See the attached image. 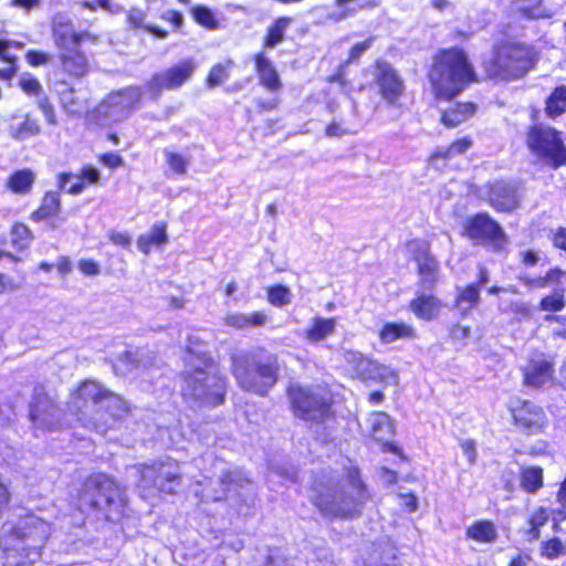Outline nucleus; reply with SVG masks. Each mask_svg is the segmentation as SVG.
I'll use <instances>...</instances> for the list:
<instances>
[{"label":"nucleus","mask_w":566,"mask_h":566,"mask_svg":"<svg viewBox=\"0 0 566 566\" xmlns=\"http://www.w3.org/2000/svg\"><path fill=\"white\" fill-rule=\"evenodd\" d=\"M51 35L57 50L53 73L59 83L69 86L81 83L92 73L90 55L82 49L84 42L97 44L101 34L88 30H75L73 21L66 17L54 18L50 23Z\"/></svg>","instance_id":"obj_1"},{"label":"nucleus","mask_w":566,"mask_h":566,"mask_svg":"<svg viewBox=\"0 0 566 566\" xmlns=\"http://www.w3.org/2000/svg\"><path fill=\"white\" fill-rule=\"evenodd\" d=\"M50 536V524L32 511L0 527V559L3 566H30Z\"/></svg>","instance_id":"obj_2"},{"label":"nucleus","mask_w":566,"mask_h":566,"mask_svg":"<svg viewBox=\"0 0 566 566\" xmlns=\"http://www.w3.org/2000/svg\"><path fill=\"white\" fill-rule=\"evenodd\" d=\"M436 101L451 102L469 86L481 82L468 51L460 45L438 49L427 70Z\"/></svg>","instance_id":"obj_3"},{"label":"nucleus","mask_w":566,"mask_h":566,"mask_svg":"<svg viewBox=\"0 0 566 566\" xmlns=\"http://www.w3.org/2000/svg\"><path fill=\"white\" fill-rule=\"evenodd\" d=\"M72 506L83 515L102 513L106 522L116 523L126 517L128 500L124 486L113 475L97 471L81 481Z\"/></svg>","instance_id":"obj_4"},{"label":"nucleus","mask_w":566,"mask_h":566,"mask_svg":"<svg viewBox=\"0 0 566 566\" xmlns=\"http://www.w3.org/2000/svg\"><path fill=\"white\" fill-rule=\"evenodd\" d=\"M350 485L355 493L349 492L339 480L315 481L311 486L313 492L311 503L322 516L328 520L358 518L370 494L357 469L352 471Z\"/></svg>","instance_id":"obj_5"},{"label":"nucleus","mask_w":566,"mask_h":566,"mask_svg":"<svg viewBox=\"0 0 566 566\" xmlns=\"http://www.w3.org/2000/svg\"><path fill=\"white\" fill-rule=\"evenodd\" d=\"M538 61L539 52L534 45L506 38L492 44L490 55L481 61V69L484 80L514 82L535 70Z\"/></svg>","instance_id":"obj_6"},{"label":"nucleus","mask_w":566,"mask_h":566,"mask_svg":"<svg viewBox=\"0 0 566 566\" xmlns=\"http://www.w3.org/2000/svg\"><path fill=\"white\" fill-rule=\"evenodd\" d=\"M185 352L196 357L202 366L180 373L182 381L180 395L186 401L197 402L200 407L217 408L226 402L228 378L219 370L218 361L208 352L195 353L189 346Z\"/></svg>","instance_id":"obj_7"},{"label":"nucleus","mask_w":566,"mask_h":566,"mask_svg":"<svg viewBox=\"0 0 566 566\" xmlns=\"http://www.w3.org/2000/svg\"><path fill=\"white\" fill-rule=\"evenodd\" d=\"M230 360V371L244 392L265 397L279 381L277 356L264 348L233 354Z\"/></svg>","instance_id":"obj_8"},{"label":"nucleus","mask_w":566,"mask_h":566,"mask_svg":"<svg viewBox=\"0 0 566 566\" xmlns=\"http://www.w3.org/2000/svg\"><path fill=\"white\" fill-rule=\"evenodd\" d=\"M285 395L292 415L301 421L322 426L336 419L335 394L326 384H290Z\"/></svg>","instance_id":"obj_9"},{"label":"nucleus","mask_w":566,"mask_h":566,"mask_svg":"<svg viewBox=\"0 0 566 566\" xmlns=\"http://www.w3.org/2000/svg\"><path fill=\"white\" fill-rule=\"evenodd\" d=\"M525 145L530 153L552 169L566 166V145L557 128L536 123L527 127Z\"/></svg>","instance_id":"obj_10"},{"label":"nucleus","mask_w":566,"mask_h":566,"mask_svg":"<svg viewBox=\"0 0 566 566\" xmlns=\"http://www.w3.org/2000/svg\"><path fill=\"white\" fill-rule=\"evenodd\" d=\"M71 397L83 405L92 403L96 407L106 401L105 407L96 408L95 411L111 420H120L130 413V407L126 400L120 395L105 388L95 378L80 380L72 389Z\"/></svg>","instance_id":"obj_11"},{"label":"nucleus","mask_w":566,"mask_h":566,"mask_svg":"<svg viewBox=\"0 0 566 566\" xmlns=\"http://www.w3.org/2000/svg\"><path fill=\"white\" fill-rule=\"evenodd\" d=\"M140 482L145 496L150 490L160 495H176L184 483V474L180 470V462L167 457L140 467Z\"/></svg>","instance_id":"obj_12"},{"label":"nucleus","mask_w":566,"mask_h":566,"mask_svg":"<svg viewBox=\"0 0 566 566\" xmlns=\"http://www.w3.org/2000/svg\"><path fill=\"white\" fill-rule=\"evenodd\" d=\"M511 424L516 431L525 436L546 434L551 420L546 408L526 398L516 397L506 406Z\"/></svg>","instance_id":"obj_13"},{"label":"nucleus","mask_w":566,"mask_h":566,"mask_svg":"<svg viewBox=\"0 0 566 566\" xmlns=\"http://www.w3.org/2000/svg\"><path fill=\"white\" fill-rule=\"evenodd\" d=\"M461 234L473 243L489 245L495 252L505 251L510 242L501 224L485 211L468 217L462 223Z\"/></svg>","instance_id":"obj_14"},{"label":"nucleus","mask_w":566,"mask_h":566,"mask_svg":"<svg viewBox=\"0 0 566 566\" xmlns=\"http://www.w3.org/2000/svg\"><path fill=\"white\" fill-rule=\"evenodd\" d=\"M345 359L353 376L364 384H378L382 388L399 385V371L357 350H348Z\"/></svg>","instance_id":"obj_15"},{"label":"nucleus","mask_w":566,"mask_h":566,"mask_svg":"<svg viewBox=\"0 0 566 566\" xmlns=\"http://www.w3.org/2000/svg\"><path fill=\"white\" fill-rule=\"evenodd\" d=\"M411 255V261L416 265L418 276V286L428 292H434L440 282V263L431 250L428 240L411 239L405 244Z\"/></svg>","instance_id":"obj_16"},{"label":"nucleus","mask_w":566,"mask_h":566,"mask_svg":"<svg viewBox=\"0 0 566 566\" xmlns=\"http://www.w3.org/2000/svg\"><path fill=\"white\" fill-rule=\"evenodd\" d=\"M197 70L193 59H182L155 73L146 82L145 87L153 97H158L163 91H176L188 83Z\"/></svg>","instance_id":"obj_17"},{"label":"nucleus","mask_w":566,"mask_h":566,"mask_svg":"<svg viewBox=\"0 0 566 566\" xmlns=\"http://www.w3.org/2000/svg\"><path fill=\"white\" fill-rule=\"evenodd\" d=\"M373 67L375 70L374 83L380 99L388 106H400L406 84L398 70L388 61L380 59L374 61Z\"/></svg>","instance_id":"obj_18"},{"label":"nucleus","mask_w":566,"mask_h":566,"mask_svg":"<svg viewBox=\"0 0 566 566\" xmlns=\"http://www.w3.org/2000/svg\"><path fill=\"white\" fill-rule=\"evenodd\" d=\"M488 205L500 213H512L522 207V181L497 179L485 187Z\"/></svg>","instance_id":"obj_19"},{"label":"nucleus","mask_w":566,"mask_h":566,"mask_svg":"<svg viewBox=\"0 0 566 566\" xmlns=\"http://www.w3.org/2000/svg\"><path fill=\"white\" fill-rule=\"evenodd\" d=\"M60 411V406L49 396L44 385L36 384L33 388L32 400L29 403L31 422L40 429L52 431L59 428Z\"/></svg>","instance_id":"obj_20"},{"label":"nucleus","mask_w":566,"mask_h":566,"mask_svg":"<svg viewBox=\"0 0 566 566\" xmlns=\"http://www.w3.org/2000/svg\"><path fill=\"white\" fill-rule=\"evenodd\" d=\"M555 360L541 354L531 357L522 368L523 385L532 389H543L555 380Z\"/></svg>","instance_id":"obj_21"},{"label":"nucleus","mask_w":566,"mask_h":566,"mask_svg":"<svg viewBox=\"0 0 566 566\" xmlns=\"http://www.w3.org/2000/svg\"><path fill=\"white\" fill-rule=\"evenodd\" d=\"M443 302L434 292H419L409 302V311L420 321L430 322L439 317Z\"/></svg>","instance_id":"obj_22"},{"label":"nucleus","mask_w":566,"mask_h":566,"mask_svg":"<svg viewBox=\"0 0 566 566\" xmlns=\"http://www.w3.org/2000/svg\"><path fill=\"white\" fill-rule=\"evenodd\" d=\"M478 108L475 102L457 101L450 107L440 112L439 122L444 128H455L474 117Z\"/></svg>","instance_id":"obj_23"},{"label":"nucleus","mask_w":566,"mask_h":566,"mask_svg":"<svg viewBox=\"0 0 566 566\" xmlns=\"http://www.w3.org/2000/svg\"><path fill=\"white\" fill-rule=\"evenodd\" d=\"M336 11L328 14L333 22H340L355 17L359 12L373 11L381 4V0H333Z\"/></svg>","instance_id":"obj_24"},{"label":"nucleus","mask_w":566,"mask_h":566,"mask_svg":"<svg viewBox=\"0 0 566 566\" xmlns=\"http://www.w3.org/2000/svg\"><path fill=\"white\" fill-rule=\"evenodd\" d=\"M381 344H391L397 340H413L418 338L417 328L402 321L385 322L377 332Z\"/></svg>","instance_id":"obj_25"},{"label":"nucleus","mask_w":566,"mask_h":566,"mask_svg":"<svg viewBox=\"0 0 566 566\" xmlns=\"http://www.w3.org/2000/svg\"><path fill=\"white\" fill-rule=\"evenodd\" d=\"M254 70L259 77V83L269 92H276L282 87L280 75L273 63L263 52L253 55Z\"/></svg>","instance_id":"obj_26"},{"label":"nucleus","mask_w":566,"mask_h":566,"mask_svg":"<svg viewBox=\"0 0 566 566\" xmlns=\"http://www.w3.org/2000/svg\"><path fill=\"white\" fill-rule=\"evenodd\" d=\"M566 279V271L559 266L549 268L544 275L532 276L521 274L517 280L527 290H543L553 285H559Z\"/></svg>","instance_id":"obj_27"},{"label":"nucleus","mask_w":566,"mask_h":566,"mask_svg":"<svg viewBox=\"0 0 566 566\" xmlns=\"http://www.w3.org/2000/svg\"><path fill=\"white\" fill-rule=\"evenodd\" d=\"M62 210L61 196L59 191L48 190L43 193L40 205L30 213L33 222L50 221L56 218Z\"/></svg>","instance_id":"obj_28"},{"label":"nucleus","mask_w":566,"mask_h":566,"mask_svg":"<svg viewBox=\"0 0 566 566\" xmlns=\"http://www.w3.org/2000/svg\"><path fill=\"white\" fill-rule=\"evenodd\" d=\"M472 146L473 139L470 136L458 137L446 147L434 148L429 159L432 163H448L455 157L464 155Z\"/></svg>","instance_id":"obj_29"},{"label":"nucleus","mask_w":566,"mask_h":566,"mask_svg":"<svg viewBox=\"0 0 566 566\" xmlns=\"http://www.w3.org/2000/svg\"><path fill=\"white\" fill-rule=\"evenodd\" d=\"M465 538L480 544H492L499 537L495 523L488 518H480L472 522L465 528Z\"/></svg>","instance_id":"obj_30"},{"label":"nucleus","mask_w":566,"mask_h":566,"mask_svg":"<svg viewBox=\"0 0 566 566\" xmlns=\"http://www.w3.org/2000/svg\"><path fill=\"white\" fill-rule=\"evenodd\" d=\"M336 317L314 316L303 332L305 340L316 344L333 335L336 329Z\"/></svg>","instance_id":"obj_31"},{"label":"nucleus","mask_w":566,"mask_h":566,"mask_svg":"<svg viewBox=\"0 0 566 566\" xmlns=\"http://www.w3.org/2000/svg\"><path fill=\"white\" fill-rule=\"evenodd\" d=\"M518 484L526 494H536L544 488V469L541 465H523L518 471Z\"/></svg>","instance_id":"obj_32"},{"label":"nucleus","mask_w":566,"mask_h":566,"mask_svg":"<svg viewBox=\"0 0 566 566\" xmlns=\"http://www.w3.org/2000/svg\"><path fill=\"white\" fill-rule=\"evenodd\" d=\"M168 243L167 227L165 222L155 223L149 232L137 238V247L143 254H149L154 247Z\"/></svg>","instance_id":"obj_33"},{"label":"nucleus","mask_w":566,"mask_h":566,"mask_svg":"<svg viewBox=\"0 0 566 566\" xmlns=\"http://www.w3.org/2000/svg\"><path fill=\"white\" fill-rule=\"evenodd\" d=\"M35 182V174L30 168L13 170L6 180V187L13 193H29Z\"/></svg>","instance_id":"obj_34"},{"label":"nucleus","mask_w":566,"mask_h":566,"mask_svg":"<svg viewBox=\"0 0 566 566\" xmlns=\"http://www.w3.org/2000/svg\"><path fill=\"white\" fill-rule=\"evenodd\" d=\"M544 112L553 120L566 113V85L562 84L552 90L545 99Z\"/></svg>","instance_id":"obj_35"},{"label":"nucleus","mask_w":566,"mask_h":566,"mask_svg":"<svg viewBox=\"0 0 566 566\" xmlns=\"http://www.w3.org/2000/svg\"><path fill=\"white\" fill-rule=\"evenodd\" d=\"M549 512L545 506H537L526 518V528L524 531L525 538L528 542L539 539L542 532L541 528L548 522Z\"/></svg>","instance_id":"obj_36"},{"label":"nucleus","mask_w":566,"mask_h":566,"mask_svg":"<svg viewBox=\"0 0 566 566\" xmlns=\"http://www.w3.org/2000/svg\"><path fill=\"white\" fill-rule=\"evenodd\" d=\"M291 22L292 18L290 17L276 18L266 28L265 34L262 38V46L265 49H272L280 44L284 40L285 31Z\"/></svg>","instance_id":"obj_37"},{"label":"nucleus","mask_w":566,"mask_h":566,"mask_svg":"<svg viewBox=\"0 0 566 566\" xmlns=\"http://www.w3.org/2000/svg\"><path fill=\"white\" fill-rule=\"evenodd\" d=\"M480 291L475 285L469 283L457 291L453 304L455 307L462 310V315H465L475 308L480 304Z\"/></svg>","instance_id":"obj_38"},{"label":"nucleus","mask_w":566,"mask_h":566,"mask_svg":"<svg viewBox=\"0 0 566 566\" xmlns=\"http://www.w3.org/2000/svg\"><path fill=\"white\" fill-rule=\"evenodd\" d=\"M235 67L232 59H226L222 62L213 64L205 78V84L209 88H213L226 83L231 75V71Z\"/></svg>","instance_id":"obj_39"},{"label":"nucleus","mask_w":566,"mask_h":566,"mask_svg":"<svg viewBox=\"0 0 566 566\" xmlns=\"http://www.w3.org/2000/svg\"><path fill=\"white\" fill-rule=\"evenodd\" d=\"M112 105L126 108L127 113L134 111L142 101V91L138 86H129L112 93Z\"/></svg>","instance_id":"obj_40"},{"label":"nucleus","mask_w":566,"mask_h":566,"mask_svg":"<svg viewBox=\"0 0 566 566\" xmlns=\"http://www.w3.org/2000/svg\"><path fill=\"white\" fill-rule=\"evenodd\" d=\"M146 15L139 9H130L126 15V21L133 29H144L146 32L158 39H166L169 31L153 24H145Z\"/></svg>","instance_id":"obj_41"},{"label":"nucleus","mask_w":566,"mask_h":566,"mask_svg":"<svg viewBox=\"0 0 566 566\" xmlns=\"http://www.w3.org/2000/svg\"><path fill=\"white\" fill-rule=\"evenodd\" d=\"M10 240L18 252L25 251L34 240L32 230L23 222H14L10 228Z\"/></svg>","instance_id":"obj_42"},{"label":"nucleus","mask_w":566,"mask_h":566,"mask_svg":"<svg viewBox=\"0 0 566 566\" xmlns=\"http://www.w3.org/2000/svg\"><path fill=\"white\" fill-rule=\"evenodd\" d=\"M99 176L98 169L92 165H85L76 176L77 180L66 188V192L71 195H80L87 186L98 184Z\"/></svg>","instance_id":"obj_43"},{"label":"nucleus","mask_w":566,"mask_h":566,"mask_svg":"<svg viewBox=\"0 0 566 566\" xmlns=\"http://www.w3.org/2000/svg\"><path fill=\"white\" fill-rule=\"evenodd\" d=\"M41 132V124L31 114H25L22 122L10 130V136L15 140H24L36 136Z\"/></svg>","instance_id":"obj_44"},{"label":"nucleus","mask_w":566,"mask_h":566,"mask_svg":"<svg viewBox=\"0 0 566 566\" xmlns=\"http://www.w3.org/2000/svg\"><path fill=\"white\" fill-rule=\"evenodd\" d=\"M193 21L206 30H218L220 23L212 10L203 4H197L189 9Z\"/></svg>","instance_id":"obj_45"},{"label":"nucleus","mask_w":566,"mask_h":566,"mask_svg":"<svg viewBox=\"0 0 566 566\" xmlns=\"http://www.w3.org/2000/svg\"><path fill=\"white\" fill-rule=\"evenodd\" d=\"M291 290L283 284H274L266 289V300L275 307H283L291 302Z\"/></svg>","instance_id":"obj_46"},{"label":"nucleus","mask_w":566,"mask_h":566,"mask_svg":"<svg viewBox=\"0 0 566 566\" xmlns=\"http://www.w3.org/2000/svg\"><path fill=\"white\" fill-rule=\"evenodd\" d=\"M249 482L250 480L240 470H226L219 478V484L224 493H229L232 489Z\"/></svg>","instance_id":"obj_47"},{"label":"nucleus","mask_w":566,"mask_h":566,"mask_svg":"<svg viewBox=\"0 0 566 566\" xmlns=\"http://www.w3.org/2000/svg\"><path fill=\"white\" fill-rule=\"evenodd\" d=\"M565 307L564 291L555 290L543 296L538 302V308L548 313L560 312Z\"/></svg>","instance_id":"obj_48"},{"label":"nucleus","mask_w":566,"mask_h":566,"mask_svg":"<svg viewBox=\"0 0 566 566\" xmlns=\"http://www.w3.org/2000/svg\"><path fill=\"white\" fill-rule=\"evenodd\" d=\"M164 154H165V161H166L167 166L169 167V169L174 174H176L178 176H184L187 174L189 160L186 156H184L182 154H180L178 151H174V150H169V149H165Z\"/></svg>","instance_id":"obj_49"},{"label":"nucleus","mask_w":566,"mask_h":566,"mask_svg":"<svg viewBox=\"0 0 566 566\" xmlns=\"http://www.w3.org/2000/svg\"><path fill=\"white\" fill-rule=\"evenodd\" d=\"M541 556L554 560L565 554L564 543L559 537H551L541 543Z\"/></svg>","instance_id":"obj_50"},{"label":"nucleus","mask_w":566,"mask_h":566,"mask_svg":"<svg viewBox=\"0 0 566 566\" xmlns=\"http://www.w3.org/2000/svg\"><path fill=\"white\" fill-rule=\"evenodd\" d=\"M518 13L526 20H539L549 18L543 6V0H536L533 3L523 4L518 8Z\"/></svg>","instance_id":"obj_51"},{"label":"nucleus","mask_w":566,"mask_h":566,"mask_svg":"<svg viewBox=\"0 0 566 566\" xmlns=\"http://www.w3.org/2000/svg\"><path fill=\"white\" fill-rule=\"evenodd\" d=\"M52 57L49 52L41 50H28L24 54L25 62L32 67L46 65L52 61Z\"/></svg>","instance_id":"obj_52"},{"label":"nucleus","mask_w":566,"mask_h":566,"mask_svg":"<svg viewBox=\"0 0 566 566\" xmlns=\"http://www.w3.org/2000/svg\"><path fill=\"white\" fill-rule=\"evenodd\" d=\"M373 43L374 38L369 36L364 41L356 42L355 44H353L348 50V55L345 62L350 64L353 62L358 61L360 56L364 54V52L367 51L373 45Z\"/></svg>","instance_id":"obj_53"},{"label":"nucleus","mask_w":566,"mask_h":566,"mask_svg":"<svg viewBox=\"0 0 566 566\" xmlns=\"http://www.w3.org/2000/svg\"><path fill=\"white\" fill-rule=\"evenodd\" d=\"M520 264L525 269L535 268L541 261V252L533 248H527L518 253Z\"/></svg>","instance_id":"obj_54"},{"label":"nucleus","mask_w":566,"mask_h":566,"mask_svg":"<svg viewBox=\"0 0 566 566\" xmlns=\"http://www.w3.org/2000/svg\"><path fill=\"white\" fill-rule=\"evenodd\" d=\"M19 85L25 94L31 96H39L43 91L40 81L31 75L22 77Z\"/></svg>","instance_id":"obj_55"},{"label":"nucleus","mask_w":566,"mask_h":566,"mask_svg":"<svg viewBox=\"0 0 566 566\" xmlns=\"http://www.w3.org/2000/svg\"><path fill=\"white\" fill-rule=\"evenodd\" d=\"M38 107L50 125H55L57 123L55 107L48 96H43L39 99Z\"/></svg>","instance_id":"obj_56"},{"label":"nucleus","mask_w":566,"mask_h":566,"mask_svg":"<svg viewBox=\"0 0 566 566\" xmlns=\"http://www.w3.org/2000/svg\"><path fill=\"white\" fill-rule=\"evenodd\" d=\"M12 501L10 482L0 473V516Z\"/></svg>","instance_id":"obj_57"},{"label":"nucleus","mask_w":566,"mask_h":566,"mask_svg":"<svg viewBox=\"0 0 566 566\" xmlns=\"http://www.w3.org/2000/svg\"><path fill=\"white\" fill-rule=\"evenodd\" d=\"M159 18L171 25L172 32L179 31L184 24V14L178 10H167Z\"/></svg>","instance_id":"obj_58"},{"label":"nucleus","mask_w":566,"mask_h":566,"mask_svg":"<svg viewBox=\"0 0 566 566\" xmlns=\"http://www.w3.org/2000/svg\"><path fill=\"white\" fill-rule=\"evenodd\" d=\"M377 415L381 418V420L375 421L370 427V436L376 441V438H380L378 436V431L380 430L381 426L385 423L388 427V431L390 434L395 433V427L391 423L388 415L385 411H378Z\"/></svg>","instance_id":"obj_59"},{"label":"nucleus","mask_w":566,"mask_h":566,"mask_svg":"<svg viewBox=\"0 0 566 566\" xmlns=\"http://www.w3.org/2000/svg\"><path fill=\"white\" fill-rule=\"evenodd\" d=\"M348 63L345 61L340 62L335 72L327 77L328 83H337L338 85L345 87L349 85V81L346 77Z\"/></svg>","instance_id":"obj_60"},{"label":"nucleus","mask_w":566,"mask_h":566,"mask_svg":"<svg viewBox=\"0 0 566 566\" xmlns=\"http://www.w3.org/2000/svg\"><path fill=\"white\" fill-rule=\"evenodd\" d=\"M376 442L379 444L380 451L384 453H392L399 457L403 461H408V458L403 453L402 449L394 441H385L382 438H376Z\"/></svg>","instance_id":"obj_61"},{"label":"nucleus","mask_w":566,"mask_h":566,"mask_svg":"<svg viewBox=\"0 0 566 566\" xmlns=\"http://www.w3.org/2000/svg\"><path fill=\"white\" fill-rule=\"evenodd\" d=\"M98 160L101 164H103L104 166H106L111 169H116L124 165V159H123L122 155H119L118 153H113V151L101 154L98 156Z\"/></svg>","instance_id":"obj_62"},{"label":"nucleus","mask_w":566,"mask_h":566,"mask_svg":"<svg viewBox=\"0 0 566 566\" xmlns=\"http://www.w3.org/2000/svg\"><path fill=\"white\" fill-rule=\"evenodd\" d=\"M77 269L85 276H94L99 273V264L92 259H82L77 262Z\"/></svg>","instance_id":"obj_63"},{"label":"nucleus","mask_w":566,"mask_h":566,"mask_svg":"<svg viewBox=\"0 0 566 566\" xmlns=\"http://www.w3.org/2000/svg\"><path fill=\"white\" fill-rule=\"evenodd\" d=\"M545 321L558 324V328L554 331V336L566 339V315H547Z\"/></svg>","instance_id":"obj_64"}]
</instances>
